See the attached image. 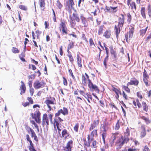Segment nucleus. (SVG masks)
<instances>
[{
  "label": "nucleus",
  "instance_id": "nucleus-4",
  "mask_svg": "<svg viewBox=\"0 0 151 151\" xmlns=\"http://www.w3.org/2000/svg\"><path fill=\"white\" fill-rule=\"evenodd\" d=\"M55 101V99L54 98L47 97L46 98V100L45 101V103L46 104L48 108L50 109H51V107L50 105V104H53L54 103V102Z\"/></svg>",
  "mask_w": 151,
  "mask_h": 151
},
{
  "label": "nucleus",
  "instance_id": "nucleus-52",
  "mask_svg": "<svg viewBox=\"0 0 151 151\" xmlns=\"http://www.w3.org/2000/svg\"><path fill=\"white\" fill-rule=\"evenodd\" d=\"M29 91L31 94V96H32L34 92V89L32 87L30 88Z\"/></svg>",
  "mask_w": 151,
  "mask_h": 151
},
{
  "label": "nucleus",
  "instance_id": "nucleus-56",
  "mask_svg": "<svg viewBox=\"0 0 151 151\" xmlns=\"http://www.w3.org/2000/svg\"><path fill=\"white\" fill-rule=\"evenodd\" d=\"M35 119L37 123H40V117H36Z\"/></svg>",
  "mask_w": 151,
  "mask_h": 151
},
{
  "label": "nucleus",
  "instance_id": "nucleus-20",
  "mask_svg": "<svg viewBox=\"0 0 151 151\" xmlns=\"http://www.w3.org/2000/svg\"><path fill=\"white\" fill-rule=\"evenodd\" d=\"M77 63L78 66L80 67H82V65L81 64V59L80 57L78 55H77Z\"/></svg>",
  "mask_w": 151,
  "mask_h": 151
},
{
  "label": "nucleus",
  "instance_id": "nucleus-39",
  "mask_svg": "<svg viewBox=\"0 0 151 151\" xmlns=\"http://www.w3.org/2000/svg\"><path fill=\"white\" fill-rule=\"evenodd\" d=\"M12 51L13 52L15 53H18L19 52V51L17 48L14 47H12Z\"/></svg>",
  "mask_w": 151,
  "mask_h": 151
},
{
  "label": "nucleus",
  "instance_id": "nucleus-22",
  "mask_svg": "<svg viewBox=\"0 0 151 151\" xmlns=\"http://www.w3.org/2000/svg\"><path fill=\"white\" fill-rule=\"evenodd\" d=\"M142 106L143 110L147 112L148 110V106L146 103L144 101L142 102Z\"/></svg>",
  "mask_w": 151,
  "mask_h": 151
},
{
  "label": "nucleus",
  "instance_id": "nucleus-36",
  "mask_svg": "<svg viewBox=\"0 0 151 151\" xmlns=\"http://www.w3.org/2000/svg\"><path fill=\"white\" fill-rule=\"evenodd\" d=\"M29 130L30 131V132H31V137H33L35 135H36L35 132H34V131L31 128H29Z\"/></svg>",
  "mask_w": 151,
  "mask_h": 151
},
{
  "label": "nucleus",
  "instance_id": "nucleus-12",
  "mask_svg": "<svg viewBox=\"0 0 151 151\" xmlns=\"http://www.w3.org/2000/svg\"><path fill=\"white\" fill-rule=\"evenodd\" d=\"M99 123V121L98 120H94L93 123L91 125V126L89 129L90 130H92L98 125Z\"/></svg>",
  "mask_w": 151,
  "mask_h": 151
},
{
  "label": "nucleus",
  "instance_id": "nucleus-11",
  "mask_svg": "<svg viewBox=\"0 0 151 151\" xmlns=\"http://www.w3.org/2000/svg\"><path fill=\"white\" fill-rule=\"evenodd\" d=\"M73 141L70 140L69 141L67 144L65 148V151H71V146L72 145Z\"/></svg>",
  "mask_w": 151,
  "mask_h": 151
},
{
  "label": "nucleus",
  "instance_id": "nucleus-58",
  "mask_svg": "<svg viewBox=\"0 0 151 151\" xmlns=\"http://www.w3.org/2000/svg\"><path fill=\"white\" fill-rule=\"evenodd\" d=\"M137 150V149L136 148H129L128 150L127 151H136Z\"/></svg>",
  "mask_w": 151,
  "mask_h": 151
},
{
  "label": "nucleus",
  "instance_id": "nucleus-43",
  "mask_svg": "<svg viewBox=\"0 0 151 151\" xmlns=\"http://www.w3.org/2000/svg\"><path fill=\"white\" fill-rule=\"evenodd\" d=\"M19 7L21 9L24 11L27 10V7L26 6L22 5H20L19 6Z\"/></svg>",
  "mask_w": 151,
  "mask_h": 151
},
{
  "label": "nucleus",
  "instance_id": "nucleus-26",
  "mask_svg": "<svg viewBox=\"0 0 151 151\" xmlns=\"http://www.w3.org/2000/svg\"><path fill=\"white\" fill-rule=\"evenodd\" d=\"M145 7H142L141 10V14L143 17L144 19H146V15L145 13Z\"/></svg>",
  "mask_w": 151,
  "mask_h": 151
},
{
  "label": "nucleus",
  "instance_id": "nucleus-3",
  "mask_svg": "<svg viewBox=\"0 0 151 151\" xmlns=\"http://www.w3.org/2000/svg\"><path fill=\"white\" fill-rule=\"evenodd\" d=\"M88 86L89 88L92 90V91H95L97 93H99V90L98 88V86L96 85H93L91 80H88Z\"/></svg>",
  "mask_w": 151,
  "mask_h": 151
},
{
  "label": "nucleus",
  "instance_id": "nucleus-17",
  "mask_svg": "<svg viewBox=\"0 0 151 151\" xmlns=\"http://www.w3.org/2000/svg\"><path fill=\"white\" fill-rule=\"evenodd\" d=\"M70 23L71 26L72 28H74L76 24V22L74 19L71 17V16L70 17Z\"/></svg>",
  "mask_w": 151,
  "mask_h": 151
},
{
  "label": "nucleus",
  "instance_id": "nucleus-32",
  "mask_svg": "<svg viewBox=\"0 0 151 151\" xmlns=\"http://www.w3.org/2000/svg\"><path fill=\"white\" fill-rule=\"evenodd\" d=\"M129 128L127 127L126 130V131L124 132L125 136L126 137H125L127 138V137L129 135Z\"/></svg>",
  "mask_w": 151,
  "mask_h": 151
},
{
  "label": "nucleus",
  "instance_id": "nucleus-19",
  "mask_svg": "<svg viewBox=\"0 0 151 151\" xmlns=\"http://www.w3.org/2000/svg\"><path fill=\"white\" fill-rule=\"evenodd\" d=\"M113 59L114 60H116V54L115 51L113 49H111L110 50Z\"/></svg>",
  "mask_w": 151,
  "mask_h": 151
},
{
  "label": "nucleus",
  "instance_id": "nucleus-2",
  "mask_svg": "<svg viewBox=\"0 0 151 151\" xmlns=\"http://www.w3.org/2000/svg\"><path fill=\"white\" fill-rule=\"evenodd\" d=\"M45 83L44 81H40L36 80L34 83V87L35 89H38L43 88L45 85Z\"/></svg>",
  "mask_w": 151,
  "mask_h": 151
},
{
  "label": "nucleus",
  "instance_id": "nucleus-25",
  "mask_svg": "<svg viewBox=\"0 0 151 151\" xmlns=\"http://www.w3.org/2000/svg\"><path fill=\"white\" fill-rule=\"evenodd\" d=\"M30 145L29 147V148L30 151H35V150L34 147V145L32 143V141L29 142Z\"/></svg>",
  "mask_w": 151,
  "mask_h": 151
},
{
  "label": "nucleus",
  "instance_id": "nucleus-16",
  "mask_svg": "<svg viewBox=\"0 0 151 151\" xmlns=\"http://www.w3.org/2000/svg\"><path fill=\"white\" fill-rule=\"evenodd\" d=\"M119 27V26H117L116 25H115L114 27V29L115 30L116 36L117 38H118V35L120 32V30Z\"/></svg>",
  "mask_w": 151,
  "mask_h": 151
},
{
  "label": "nucleus",
  "instance_id": "nucleus-44",
  "mask_svg": "<svg viewBox=\"0 0 151 151\" xmlns=\"http://www.w3.org/2000/svg\"><path fill=\"white\" fill-rule=\"evenodd\" d=\"M137 105V106L139 108H141L142 106L141 104V103L139 102V100L138 99H137L136 100Z\"/></svg>",
  "mask_w": 151,
  "mask_h": 151
},
{
  "label": "nucleus",
  "instance_id": "nucleus-1",
  "mask_svg": "<svg viewBox=\"0 0 151 151\" xmlns=\"http://www.w3.org/2000/svg\"><path fill=\"white\" fill-rule=\"evenodd\" d=\"M128 140L129 139L128 138L125 137L124 139H123L122 137L121 138H119V139L116 142V146H119L118 148L120 149L121 148L124 143H127Z\"/></svg>",
  "mask_w": 151,
  "mask_h": 151
},
{
  "label": "nucleus",
  "instance_id": "nucleus-60",
  "mask_svg": "<svg viewBox=\"0 0 151 151\" xmlns=\"http://www.w3.org/2000/svg\"><path fill=\"white\" fill-rule=\"evenodd\" d=\"M69 4L71 7L74 5V3L73 0H69Z\"/></svg>",
  "mask_w": 151,
  "mask_h": 151
},
{
  "label": "nucleus",
  "instance_id": "nucleus-28",
  "mask_svg": "<svg viewBox=\"0 0 151 151\" xmlns=\"http://www.w3.org/2000/svg\"><path fill=\"white\" fill-rule=\"evenodd\" d=\"M67 134V131L66 129H64L62 131V135L63 137H65V138H66L67 137V136H66V135Z\"/></svg>",
  "mask_w": 151,
  "mask_h": 151
},
{
  "label": "nucleus",
  "instance_id": "nucleus-24",
  "mask_svg": "<svg viewBox=\"0 0 151 151\" xmlns=\"http://www.w3.org/2000/svg\"><path fill=\"white\" fill-rule=\"evenodd\" d=\"M129 29L130 30L129 32V38H132L133 37L134 28L132 27Z\"/></svg>",
  "mask_w": 151,
  "mask_h": 151
},
{
  "label": "nucleus",
  "instance_id": "nucleus-62",
  "mask_svg": "<svg viewBox=\"0 0 151 151\" xmlns=\"http://www.w3.org/2000/svg\"><path fill=\"white\" fill-rule=\"evenodd\" d=\"M143 151H150V149L147 146H145L143 150Z\"/></svg>",
  "mask_w": 151,
  "mask_h": 151
},
{
  "label": "nucleus",
  "instance_id": "nucleus-37",
  "mask_svg": "<svg viewBox=\"0 0 151 151\" xmlns=\"http://www.w3.org/2000/svg\"><path fill=\"white\" fill-rule=\"evenodd\" d=\"M67 56L69 57V60L70 61V62L71 63H73L74 60L71 53H69V54H68Z\"/></svg>",
  "mask_w": 151,
  "mask_h": 151
},
{
  "label": "nucleus",
  "instance_id": "nucleus-42",
  "mask_svg": "<svg viewBox=\"0 0 151 151\" xmlns=\"http://www.w3.org/2000/svg\"><path fill=\"white\" fill-rule=\"evenodd\" d=\"M91 135H92L93 137L97 136V130H95L92 132Z\"/></svg>",
  "mask_w": 151,
  "mask_h": 151
},
{
  "label": "nucleus",
  "instance_id": "nucleus-59",
  "mask_svg": "<svg viewBox=\"0 0 151 151\" xmlns=\"http://www.w3.org/2000/svg\"><path fill=\"white\" fill-rule=\"evenodd\" d=\"M137 97L138 98H140L141 99L142 98V95L141 94L140 92H137Z\"/></svg>",
  "mask_w": 151,
  "mask_h": 151
},
{
  "label": "nucleus",
  "instance_id": "nucleus-46",
  "mask_svg": "<svg viewBox=\"0 0 151 151\" xmlns=\"http://www.w3.org/2000/svg\"><path fill=\"white\" fill-rule=\"evenodd\" d=\"M143 77L149 78V76L148 75L146 71L144 69V72H143Z\"/></svg>",
  "mask_w": 151,
  "mask_h": 151
},
{
  "label": "nucleus",
  "instance_id": "nucleus-55",
  "mask_svg": "<svg viewBox=\"0 0 151 151\" xmlns=\"http://www.w3.org/2000/svg\"><path fill=\"white\" fill-rule=\"evenodd\" d=\"M63 83L65 86H67V82L66 79L64 77H63Z\"/></svg>",
  "mask_w": 151,
  "mask_h": 151
},
{
  "label": "nucleus",
  "instance_id": "nucleus-18",
  "mask_svg": "<svg viewBox=\"0 0 151 151\" xmlns=\"http://www.w3.org/2000/svg\"><path fill=\"white\" fill-rule=\"evenodd\" d=\"M81 19L83 24L84 26L85 27H86L88 25V23L86 18L83 16H81Z\"/></svg>",
  "mask_w": 151,
  "mask_h": 151
},
{
  "label": "nucleus",
  "instance_id": "nucleus-7",
  "mask_svg": "<svg viewBox=\"0 0 151 151\" xmlns=\"http://www.w3.org/2000/svg\"><path fill=\"white\" fill-rule=\"evenodd\" d=\"M60 30L61 29H62L63 32L65 34H67V29L65 23L62 22H61L60 24Z\"/></svg>",
  "mask_w": 151,
  "mask_h": 151
},
{
  "label": "nucleus",
  "instance_id": "nucleus-9",
  "mask_svg": "<svg viewBox=\"0 0 151 151\" xmlns=\"http://www.w3.org/2000/svg\"><path fill=\"white\" fill-rule=\"evenodd\" d=\"M46 123L47 126L49 125V121L47 117V115L45 114L43 115L42 122V125L43 126H45L46 124Z\"/></svg>",
  "mask_w": 151,
  "mask_h": 151
},
{
  "label": "nucleus",
  "instance_id": "nucleus-31",
  "mask_svg": "<svg viewBox=\"0 0 151 151\" xmlns=\"http://www.w3.org/2000/svg\"><path fill=\"white\" fill-rule=\"evenodd\" d=\"M148 27H147L145 29H142L140 30V33L141 35L143 36L145 35L146 32Z\"/></svg>",
  "mask_w": 151,
  "mask_h": 151
},
{
  "label": "nucleus",
  "instance_id": "nucleus-29",
  "mask_svg": "<svg viewBox=\"0 0 151 151\" xmlns=\"http://www.w3.org/2000/svg\"><path fill=\"white\" fill-rule=\"evenodd\" d=\"M131 9L136 10V4L134 2H132L130 4Z\"/></svg>",
  "mask_w": 151,
  "mask_h": 151
},
{
  "label": "nucleus",
  "instance_id": "nucleus-48",
  "mask_svg": "<svg viewBox=\"0 0 151 151\" xmlns=\"http://www.w3.org/2000/svg\"><path fill=\"white\" fill-rule=\"evenodd\" d=\"M119 121L116 123L115 126V129L116 130H118L120 127V125L119 124Z\"/></svg>",
  "mask_w": 151,
  "mask_h": 151
},
{
  "label": "nucleus",
  "instance_id": "nucleus-41",
  "mask_svg": "<svg viewBox=\"0 0 151 151\" xmlns=\"http://www.w3.org/2000/svg\"><path fill=\"white\" fill-rule=\"evenodd\" d=\"M128 86H123L122 87L124 89V90L128 93L130 92V90L129 89L128 87Z\"/></svg>",
  "mask_w": 151,
  "mask_h": 151
},
{
  "label": "nucleus",
  "instance_id": "nucleus-54",
  "mask_svg": "<svg viewBox=\"0 0 151 151\" xmlns=\"http://www.w3.org/2000/svg\"><path fill=\"white\" fill-rule=\"evenodd\" d=\"M112 90L114 91L116 93H119V89H117L116 88H115L114 87H113Z\"/></svg>",
  "mask_w": 151,
  "mask_h": 151
},
{
  "label": "nucleus",
  "instance_id": "nucleus-21",
  "mask_svg": "<svg viewBox=\"0 0 151 151\" xmlns=\"http://www.w3.org/2000/svg\"><path fill=\"white\" fill-rule=\"evenodd\" d=\"M44 0H39L40 6L42 8V9L44 10L45 6V3Z\"/></svg>",
  "mask_w": 151,
  "mask_h": 151
},
{
  "label": "nucleus",
  "instance_id": "nucleus-33",
  "mask_svg": "<svg viewBox=\"0 0 151 151\" xmlns=\"http://www.w3.org/2000/svg\"><path fill=\"white\" fill-rule=\"evenodd\" d=\"M103 27V25L99 27L98 30V34L99 35H101L102 33Z\"/></svg>",
  "mask_w": 151,
  "mask_h": 151
},
{
  "label": "nucleus",
  "instance_id": "nucleus-10",
  "mask_svg": "<svg viewBox=\"0 0 151 151\" xmlns=\"http://www.w3.org/2000/svg\"><path fill=\"white\" fill-rule=\"evenodd\" d=\"M121 16L122 17H119V18L118 26L122 27L123 26L124 22V16L123 14H122Z\"/></svg>",
  "mask_w": 151,
  "mask_h": 151
},
{
  "label": "nucleus",
  "instance_id": "nucleus-40",
  "mask_svg": "<svg viewBox=\"0 0 151 151\" xmlns=\"http://www.w3.org/2000/svg\"><path fill=\"white\" fill-rule=\"evenodd\" d=\"M78 127L79 124L78 123H76L74 127V129L76 132H78Z\"/></svg>",
  "mask_w": 151,
  "mask_h": 151
},
{
  "label": "nucleus",
  "instance_id": "nucleus-23",
  "mask_svg": "<svg viewBox=\"0 0 151 151\" xmlns=\"http://www.w3.org/2000/svg\"><path fill=\"white\" fill-rule=\"evenodd\" d=\"M73 16L74 18L73 19L76 20L78 22H79L80 21V19L77 14L73 13Z\"/></svg>",
  "mask_w": 151,
  "mask_h": 151
},
{
  "label": "nucleus",
  "instance_id": "nucleus-5",
  "mask_svg": "<svg viewBox=\"0 0 151 151\" xmlns=\"http://www.w3.org/2000/svg\"><path fill=\"white\" fill-rule=\"evenodd\" d=\"M61 114H62L64 115H65L68 114V110L65 107L63 108V109H60L59 110L57 113L55 114L56 117L58 116Z\"/></svg>",
  "mask_w": 151,
  "mask_h": 151
},
{
  "label": "nucleus",
  "instance_id": "nucleus-13",
  "mask_svg": "<svg viewBox=\"0 0 151 151\" xmlns=\"http://www.w3.org/2000/svg\"><path fill=\"white\" fill-rule=\"evenodd\" d=\"M21 83H22V85L20 86V94L22 95V93H25L26 91V88L25 84L24 82L22 81Z\"/></svg>",
  "mask_w": 151,
  "mask_h": 151
},
{
  "label": "nucleus",
  "instance_id": "nucleus-57",
  "mask_svg": "<svg viewBox=\"0 0 151 151\" xmlns=\"http://www.w3.org/2000/svg\"><path fill=\"white\" fill-rule=\"evenodd\" d=\"M57 5L59 9H61L62 7V5L60 3L59 1H57Z\"/></svg>",
  "mask_w": 151,
  "mask_h": 151
},
{
  "label": "nucleus",
  "instance_id": "nucleus-14",
  "mask_svg": "<svg viewBox=\"0 0 151 151\" xmlns=\"http://www.w3.org/2000/svg\"><path fill=\"white\" fill-rule=\"evenodd\" d=\"M142 130L141 133V137H144L146 135V132L145 130V127L144 126H142L141 127Z\"/></svg>",
  "mask_w": 151,
  "mask_h": 151
},
{
  "label": "nucleus",
  "instance_id": "nucleus-27",
  "mask_svg": "<svg viewBox=\"0 0 151 151\" xmlns=\"http://www.w3.org/2000/svg\"><path fill=\"white\" fill-rule=\"evenodd\" d=\"M140 118L144 120L147 124H148L150 123V121L148 118H146L144 116H141Z\"/></svg>",
  "mask_w": 151,
  "mask_h": 151
},
{
  "label": "nucleus",
  "instance_id": "nucleus-8",
  "mask_svg": "<svg viewBox=\"0 0 151 151\" xmlns=\"http://www.w3.org/2000/svg\"><path fill=\"white\" fill-rule=\"evenodd\" d=\"M139 83L138 81L135 78H132L129 82L127 83V86L130 85H134L135 86H137Z\"/></svg>",
  "mask_w": 151,
  "mask_h": 151
},
{
  "label": "nucleus",
  "instance_id": "nucleus-63",
  "mask_svg": "<svg viewBox=\"0 0 151 151\" xmlns=\"http://www.w3.org/2000/svg\"><path fill=\"white\" fill-rule=\"evenodd\" d=\"M60 54L62 56L63 55V52L62 50V46H61L60 48Z\"/></svg>",
  "mask_w": 151,
  "mask_h": 151
},
{
  "label": "nucleus",
  "instance_id": "nucleus-47",
  "mask_svg": "<svg viewBox=\"0 0 151 151\" xmlns=\"http://www.w3.org/2000/svg\"><path fill=\"white\" fill-rule=\"evenodd\" d=\"M68 72L70 75H71L72 78L74 79H75V77L74 75L73 74V72L71 70V69L70 68L68 69Z\"/></svg>",
  "mask_w": 151,
  "mask_h": 151
},
{
  "label": "nucleus",
  "instance_id": "nucleus-50",
  "mask_svg": "<svg viewBox=\"0 0 151 151\" xmlns=\"http://www.w3.org/2000/svg\"><path fill=\"white\" fill-rule=\"evenodd\" d=\"M36 33L37 34V37L38 39L39 38V36L40 35L41 33V32L40 31H39V30H37L36 31Z\"/></svg>",
  "mask_w": 151,
  "mask_h": 151
},
{
  "label": "nucleus",
  "instance_id": "nucleus-51",
  "mask_svg": "<svg viewBox=\"0 0 151 151\" xmlns=\"http://www.w3.org/2000/svg\"><path fill=\"white\" fill-rule=\"evenodd\" d=\"M35 114H36V117H40V113L39 111L37 110L35 111Z\"/></svg>",
  "mask_w": 151,
  "mask_h": 151
},
{
  "label": "nucleus",
  "instance_id": "nucleus-64",
  "mask_svg": "<svg viewBox=\"0 0 151 151\" xmlns=\"http://www.w3.org/2000/svg\"><path fill=\"white\" fill-rule=\"evenodd\" d=\"M128 17V21H130L131 20V16L129 13L127 14Z\"/></svg>",
  "mask_w": 151,
  "mask_h": 151
},
{
  "label": "nucleus",
  "instance_id": "nucleus-15",
  "mask_svg": "<svg viewBox=\"0 0 151 151\" xmlns=\"http://www.w3.org/2000/svg\"><path fill=\"white\" fill-rule=\"evenodd\" d=\"M111 35V31L110 30H107L104 33V36L106 38H109Z\"/></svg>",
  "mask_w": 151,
  "mask_h": 151
},
{
  "label": "nucleus",
  "instance_id": "nucleus-45",
  "mask_svg": "<svg viewBox=\"0 0 151 151\" xmlns=\"http://www.w3.org/2000/svg\"><path fill=\"white\" fill-rule=\"evenodd\" d=\"M110 8L112 9V10H111L112 12H116L117 10V6L115 7L110 6Z\"/></svg>",
  "mask_w": 151,
  "mask_h": 151
},
{
  "label": "nucleus",
  "instance_id": "nucleus-49",
  "mask_svg": "<svg viewBox=\"0 0 151 151\" xmlns=\"http://www.w3.org/2000/svg\"><path fill=\"white\" fill-rule=\"evenodd\" d=\"M89 43L90 45L92 47L95 46V45L93 42L91 38H90L89 40Z\"/></svg>",
  "mask_w": 151,
  "mask_h": 151
},
{
  "label": "nucleus",
  "instance_id": "nucleus-34",
  "mask_svg": "<svg viewBox=\"0 0 151 151\" xmlns=\"http://www.w3.org/2000/svg\"><path fill=\"white\" fill-rule=\"evenodd\" d=\"M84 96L86 99H90L91 100H92V97L91 95L90 94L88 93H87L85 94Z\"/></svg>",
  "mask_w": 151,
  "mask_h": 151
},
{
  "label": "nucleus",
  "instance_id": "nucleus-6",
  "mask_svg": "<svg viewBox=\"0 0 151 151\" xmlns=\"http://www.w3.org/2000/svg\"><path fill=\"white\" fill-rule=\"evenodd\" d=\"M109 128V124L108 122L105 121L104 122V124H102L101 125V130L104 132H106Z\"/></svg>",
  "mask_w": 151,
  "mask_h": 151
},
{
  "label": "nucleus",
  "instance_id": "nucleus-30",
  "mask_svg": "<svg viewBox=\"0 0 151 151\" xmlns=\"http://www.w3.org/2000/svg\"><path fill=\"white\" fill-rule=\"evenodd\" d=\"M148 14L149 17H151V6L150 5H148L147 7Z\"/></svg>",
  "mask_w": 151,
  "mask_h": 151
},
{
  "label": "nucleus",
  "instance_id": "nucleus-61",
  "mask_svg": "<svg viewBox=\"0 0 151 151\" xmlns=\"http://www.w3.org/2000/svg\"><path fill=\"white\" fill-rule=\"evenodd\" d=\"M26 139H27V141H28L29 142L31 140L30 138L29 137V135L28 134H27L26 135Z\"/></svg>",
  "mask_w": 151,
  "mask_h": 151
},
{
  "label": "nucleus",
  "instance_id": "nucleus-38",
  "mask_svg": "<svg viewBox=\"0 0 151 151\" xmlns=\"http://www.w3.org/2000/svg\"><path fill=\"white\" fill-rule=\"evenodd\" d=\"M73 47V43L72 41L68 45V50H70Z\"/></svg>",
  "mask_w": 151,
  "mask_h": 151
},
{
  "label": "nucleus",
  "instance_id": "nucleus-35",
  "mask_svg": "<svg viewBox=\"0 0 151 151\" xmlns=\"http://www.w3.org/2000/svg\"><path fill=\"white\" fill-rule=\"evenodd\" d=\"M149 78H144L143 77V80L146 86H149V85L148 83V81L147 79Z\"/></svg>",
  "mask_w": 151,
  "mask_h": 151
},
{
  "label": "nucleus",
  "instance_id": "nucleus-53",
  "mask_svg": "<svg viewBox=\"0 0 151 151\" xmlns=\"http://www.w3.org/2000/svg\"><path fill=\"white\" fill-rule=\"evenodd\" d=\"M102 139H103V141L104 142H105V138L106 136V134L105 133V132H103L102 134Z\"/></svg>",
  "mask_w": 151,
  "mask_h": 151
}]
</instances>
